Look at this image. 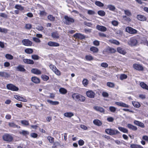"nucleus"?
Returning <instances> with one entry per match:
<instances>
[{
    "mask_svg": "<svg viewBox=\"0 0 148 148\" xmlns=\"http://www.w3.org/2000/svg\"><path fill=\"white\" fill-rule=\"evenodd\" d=\"M72 98L73 99L78 102H84L86 100L85 97L76 93H73V94Z\"/></svg>",
    "mask_w": 148,
    "mask_h": 148,
    "instance_id": "f257e3e1",
    "label": "nucleus"
},
{
    "mask_svg": "<svg viewBox=\"0 0 148 148\" xmlns=\"http://www.w3.org/2000/svg\"><path fill=\"white\" fill-rule=\"evenodd\" d=\"M64 23L68 25H70L71 23L74 22V20L72 18L65 16L64 17Z\"/></svg>",
    "mask_w": 148,
    "mask_h": 148,
    "instance_id": "f03ea898",
    "label": "nucleus"
},
{
    "mask_svg": "<svg viewBox=\"0 0 148 148\" xmlns=\"http://www.w3.org/2000/svg\"><path fill=\"white\" fill-rule=\"evenodd\" d=\"M105 132L110 135H116L120 133L117 130L110 129H106Z\"/></svg>",
    "mask_w": 148,
    "mask_h": 148,
    "instance_id": "7ed1b4c3",
    "label": "nucleus"
},
{
    "mask_svg": "<svg viewBox=\"0 0 148 148\" xmlns=\"http://www.w3.org/2000/svg\"><path fill=\"white\" fill-rule=\"evenodd\" d=\"M128 44L131 46H136L138 44V41L136 38H132L128 42Z\"/></svg>",
    "mask_w": 148,
    "mask_h": 148,
    "instance_id": "20e7f679",
    "label": "nucleus"
},
{
    "mask_svg": "<svg viewBox=\"0 0 148 148\" xmlns=\"http://www.w3.org/2000/svg\"><path fill=\"white\" fill-rule=\"evenodd\" d=\"M3 138L4 140L7 142H11L13 140V138L12 136L8 134L4 135L3 136Z\"/></svg>",
    "mask_w": 148,
    "mask_h": 148,
    "instance_id": "39448f33",
    "label": "nucleus"
},
{
    "mask_svg": "<svg viewBox=\"0 0 148 148\" xmlns=\"http://www.w3.org/2000/svg\"><path fill=\"white\" fill-rule=\"evenodd\" d=\"M125 31L131 34H135L137 32L136 30L130 27H127L125 28Z\"/></svg>",
    "mask_w": 148,
    "mask_h": 148,
    "instance_id": "423d86ee",
    "label": "nucleus"
},
{
    "mask_svg": "<svg viewBox=\"0 0 148 148\" xmlns=\"http://www.w3.org/2000/svg\"><path fill=\"white\" fill-rule=\"evenodd\" d=\"M49 67L55 73L58 75H60V72L56 68L55 66L54 65L51 64Z\"/></svg>",
    "mask_w": 148,
    "mask_h": 148,
    "instance_id": "0eeeda50",
    "label": "nucleus"
},
{
    "mask_svg": "<svg viewBox=\"0 0 148 148\" xmlns=\"http://www.w3.org/2000/svg\"><path fill=\"white\" fill-rule=\"evenodd\" d=\"M86 94L88 97L91 98H94L95 95V92L91 90L87 91L86 92Z\"/></svg>",
    "mask_w": 148,
    "mask_h": 148,
    "instance_id": "6e6552de",
    "label": "nucleus"
},
{
    "mask_svg": "<svg viewBox=\"0 0 148 148\" xmlns=\"http://www.w3.org/2000/svg\"><path fill=\"white\" fill-rule=\"evenodd\" d=\"M6 87L8 89L13 91H17L18 88L12 84H9L7 85Z\"/></svg>",
    "mask_w": 148,
    "mask_h": 148,
    "instance_id": "1a4fd4ad",
    "label": "nucleus"
},
{
    "mask_svg": "<svg viewBox=\"0 0 148 148\" xmlns=\"http://www.w3.org/2000/svg\"><path fill=\"white\" fill-rule=\"evenodd\" d=\"M23 44L26 46H31L32 44V42L29 39H24L22 41Z\"/></svg>",
    "mask_w": 148,
    "mask_h": 148,
    "instance_id": "9d476101",
    "label": "nucleus"
},
{
    "mask_svg": "<svg viewBox=\"0 0 148 148\" xmlns=\"http://www.w3.org/2000/svg\"><path fill=\"white\" fill-rule=\"evenodd\" d=\"M73 37L76 39H83L85 38V36L79 33H77L73 35Z\"/></svg>",
    "mask_w": 148,
    "mask_h": 148,
    "instance_id": "9b49d317",
    "label": "nucleus"
},
{
    "mask_svg": "<svg viewBox=\"0 0 148 148\" xmlns=\"http://www.w3.org/2000/svg\"><path fill=\"white\" fill-rule=\"evenodd\" d=\"M96 29L97 30L102 32H105L107 30V28L105 26L99 25H97Z\"/></svg>",
    "mask_w": 148,
    "mask_h": 148,
    "instance_id": "f8f14e48",
    "label": "nucleus"
},
{
    "mask_svg": "<svg viewBox=\"0 0 148 148\" xmlns=\"http://www.w3.org/2000/svg\"><path fill=\"white\" fill-rule=\"evenodd\" d=\"M133 67L134 69L136 70L142 71L143 69L142 66L140 64H134L133 65Z\"/></svg>",
    "mask_w": 148,
    "mask_h": 148,
    "instance_id": "ddd939ff",
    "label": "nucleus"
},
{
    "mask_svg": "<svg viewBox=\"0 0 148 148\" xmlns=\"http://www.w3.org/2000/svg\"><path fill=\"white\" fill-rule=\"evenodd\" d=\"M16 71L21 72H25V69L24 68V66L22 65H19L16 67Z\"/></svg>",
    "mask_w": 148,
    "mask_h": 148,
    "instance_id": "4468645a",
    "label": "nucleus"
},
{
    "mask_svg": "<svg viewBox=\"0 0 148 148\" xmlns=\"http://www.w3.org/2000/svg\"><path fill=\"white\" fill-rule=\"evenodd\" d=\"M115 104H116V105L119 106H121L122 107H125V108H129V106L126 104L123 103L122 102H115Z\"/></svg>",
    "mask_w": 148,
    "mask_h": 148,
    "instance_id": "2eb2a0df",
    "label": "nucleus"
},
{
    "mask_svg": "<svg viewBox=\"0 0 148 148\" xmlns=\"http://www.w3.org/2000/svg\"><path fill=\"white\" fill-rule=\"evenodd\" d=\"M93 108L97 111L99 112H104V110L103 108L99 106H95Z\"/></svg>",
    "mask_w": 148,
    "mask_h": 148,
    "instance_id": "dca6fc26",
    "label": "nucleus"
},
{
    "mask_svg": "<svg viewBox=\"0 0 148 148\" xmlns=\"http://www.w3.org/2000/svg\"><path fill=\"white\" fill-rule=\"evenodd\" d=\"M137 18L138 20L141 21H145L147 19V18L145 16L141 15H137Z\"/></svg>",
    "mask_w": 148,
    "mask_h": 148,
    "instance_id": "f3484780",
    "label": "nucleus"
},
{
    "mask_svg": "<svg viewBox=\"0 0 148 148\" xmlns=\"http://www.w3.org/2000/svg\"><path fill=\"white\" fill-rule=\"evenodd\" d=\"M48 45L50 47H58L59 46V44L56 42L52 41H49L48 43Z\"/></svg>",
    "mask_w": 148,
    "mask_h": 148,
    "instance_id": "a211bd4d",
    "label": "nucleus"
},
{
    "mask_svg": "<svg viewBox=\"0 0 148 148\" xmlns=\"http://www.w3.org/2000/svg\"><path fill=\"white\" fill-rule=\"evenodd\" d=\"M117 51L121 54L125 55L126 53V51L125 49L121 47H118L117 49Z\"/></svg>",
    "mask_w": 148,
    "mask_h": 148,
    "instance_id": "6ab92c4d",
    "label": "nucleus"
},
{
    "mask_svg": "<svg viewBox=\"0 0 148 148\" xmlns=\"http://www.w3.org/2000/svg\"><path fill=\"white\" fill-rule=\"evenodd\" d=\"M134 123L136 125L139 126L141 127L144 128L145 127L144 124L138 121L135 120L134 121Z\"/></svg>",
    "mask_w": 148,
    "mask_h": 148,
    "instance_id": "aec40b11",
    "label": "nucleus"
},
{
    "mask_svg": "<svg viewBox=\"0 0 148 148\" xmlns=\"http://www.w3.org/2000/svg\"><path fill=\"white\" fill-rule=\"evenodd\" d=\"M31 72L32 73L36 75H40L41 73V71L36 69H33L31 70Z\"/></svg>",
    "mask_w": 148,
    "mask_h": 148,
    "instance_id": "412c9836",
    "label": "nucleus"
},
{
    "mask_svg": "<svg viewBox=\"0 0 148 148\" xmlns=\"http://www.w3.org/2000/svg\"><path fill=\"white\" fill-rule=\"evenodd\" d=\"M23 61L24 63L26 64H33L34 63V62L33 60L27 59H23Z\"/></svg>",
    "mask_w": 148,
    "mask_h": 148,
    "instance_id": "4be33fe9",
    "label": "nucleus"
},
{
    "mask_svg": "<svg viewBox=\"0 0 148 148\" xmlns=\"http://www.w3.org/2000/svg\"><path fill=\"white\" fill-rule=\"evenodd\" d=\"M31 80L36 84H38L40 82L39 79L36 77H32L31 78Z\"/></svg>",
    "mask_w": 148,
    "mask_h": 148,
    "instance_id": "5701e85b",
    "label": "nucleus"
},
{
    "mask_svg": "<svg viewBox=\"0 0 148 148\" xmlns=\"http://www.w3.org/2000/svg\"><path fill=\"white\" fill-rule=\"evenodd\" d=\"M8 125L10 127L13 128H19L20 127L18 125H17L13 122H9L8 123Z\"/></svg>",
    "mask_w": 148,
    "mask_h": 148,
    "instance_id": "b1692460",
    "label": "nucleus"
},
{
    "mask_svg": "<svg viewBox=\"0 0 148 148\" xmlns=\"http://www.w3.org/2000/svg\"><path fill=\"white\" fill-rule=\"evenodd\" d=\"M0 76L5 78H8L10 75L8 73L5 72H0Z\"/></svg>",
    "mask_w": 148,
    "mask_h": 148,
    "instance_id": "393cba45",
    "label": "nucleus"
},
{
    "mask_svg": "<svg viewBox=\"0 0 148 148\" xmlns=\"http://www.w3.org/2000/svg\"><path fill=\"white\" fill-rule=\"evenodd\" d=\"M74 115V114L72 112H66L64 114V116L68 118H71Z\"/></svg>",
    "mask_w": 148,
    "mask_h": 148,
    "instance_id": "a878e982",
    "label": "nucleus"
},
{
    "mask_svg": "<svg viewBox=\"0 0 148 148\" xmlns=\"http://www.w3.org/2000/svg\"><path fill=\"white\" fill-rule=\"evenodd\" d=\"M127 127L130 129L134 130H136L137 129V127L131 124H128L127 125Z\"/></svg>",
    "mask_w": 148,
    "mask_h": 148,
    "instance_id": "bb28decb",
    "label": "nucleus"
},
{
    "mask_svg": "<svg viewBox=\"0 0 148 148\" xmlns=\"http://www.w3.org/2000/svg\"><path fill=\"white\" fill-rule=\"evenodd\" d=\"M52 37L54 39H58L59 38V36L58 33L56 32H53L51 33Z\"/></svg>",
    "mask_w": 148,
    "mask_h": 148,
    "instance_id": "cd10ccee",
    "label": "nucleus"
},
{
    "mask_svg": "<svg viewBox=\"0 0 148 148\" xmlns=\"http://www.w3.org/2000/svg\"><path fill=\"white\" fill-rule=\"evenodd\" d=\"M131 148H143L141 145L135 144H132L130 145Z\"/></svg>",
    "mask_w": 148,
    "mask_h": 148,
    "instance_id": "c85d7f7f",
    "label": "nucleus"
},
{
    "mask_svg": "<svg viewBox=\"0 0 148 148\" xmlns=\"http://www.w3.org/2000/svg\"><path fill=\"white\" fill-rule=\"evenodd\" d=\"M90 50L94 53H97L99 51L98 48L95 47H91L90 48Z\"/></svg>",
    "mask_w": 148,
    "mask_h": 148,
    "instance_id": "c756f323",
    "label": "nucleus"
},
{
    "mask_svg": "<svg viewBox=\"0 0 148 148\" xmlns=\"http://www.w3.org/2000/svg\"><path fill=\"white\" fill-rule=\"evenodd\" d=\"M47 101L50 103V104L52 105H57L59 103V102L57 101H53L51 100L48 99L47 100Z\"/></svg>",
    "mask_w": 148,
    "mask_h": 148,
    "instance_id": "7c9ffc66",
    "label": "nucleus"
},
{
    "mask_svg": "<svg viewBox=\"0 0 148 148\" xmlns=\"http://www.w3.org/2000/svg\"><path fill=\"white\" fill-rule=\"evenodd\" d=\"M109 9L112 11H114L116 9L115 7L112 5H107V8Z\"/></svg>",
    "mask_w": 148,
    "mask_h": 148,
    "instance_id": "2f4dec72",
    "label": "nucleus"
},
{
    "mask_svg": "<svg viewBox=\"0 0 148 148\" xmlns=\"http://www.w3.org/2000/svg\"><path fill=\"white\" fill-rule=\"evenodd\" d=\"M140 85L143 89L148 90V86L144 83L143 82H141Z\"/></svg>",
    "mask_w": 148,
    "mask_h": 148,
    "instance_id": "473e14b6",
    "label": "nucleus"
},
{
    "mask_svg": "<svg viewBox=\"0 0 148 148\" xmlns=\"http://www.w3.org/2000/svg\"><path fill=\"white\" fill-rule=\"evenodd\" d=\"M93 123L98 126H100L102 125L101 121L98 119L94 120L93 121Z\"/></svg>",
    "mask_w": 148,
    "mask_h": 148,
    "instance_id": "72a5a7b5",
    "label": "nucleus"
},
{
    "mask_svg": "<svg viewBox=\"0 0 148 148\" xmlns=\"http://www.w3.org/2000/svg\"><path fill=\"white\" fill-rule=\"evenodd\" d=\"M19 133L20 134L24 136H26L29 134V132L28 131L24 130H22L19 132Z\"/></svg>",
    "mask_w": 148,
    "mask_h": 148,
    "instance_id": "f704fd0d",
    "label": "nucleus"
},
{
    "mask_svg": "<svg viewBox=\"0 0 148 148\" xmlns=\"http://www.w3.org/2000/svg\"><path fill=\"white\" fill-rule=\"evenodd\" d=\"M109 42L111 43L118 45L120 44L119 42L116 40L114 39H111L109 40Z\"/></svg>",
    "mask_w": 148,
    "mask_h": 148,
    "instance_id": "c9c22d12",
    "label": "nucleus"
},
{
    "mask_svg": "<svg viewBox=\"0 0 148 148\" xmlns=\"http://www.w3.org/2000/svg\"><path fill=\"white\" fill-rule=\"evenodd\" d=\"M59 91L60 93L62 94H65L67 92V91L66 89L62 88H60Z\"/></svg>",
    "mask_w": 148,
    "mask_h": 148,
    "instance_id": "e433bc0d",
    "label": "nucleus"
},
{
    "mask_svg": "<svg viewBox=\"0 0 148 148\" xmlns=\"http://www.w3.org/2000/svg\"><path fill=\"white\" fill-rule=\"evenodd\" d=\"M125 14L128 16H132V14L131 12L129 10H124Z\"/></svg>",
    "mask_w": 148,
    "mask_h": 148,
    "instance_id": "4c0bfd02",
    "label": "nucleus"
},
{
    "mask_svg": "<svg viewBox=\"0 0 148 148\" xmlns=\"http://www.w3.org/2000/svg\"><path fill=\"white\" fill-rule=\"evenodd\" d=\"M118 129L119 130L124 133H127L128 132L127 129L123 127H119Z\"/></svg>",
    "mask_w": 148,
    "mask_h": 148,
    "instance_id": "58836bf2",
    "label": "nucleus"
},
{
    "mask_svg": "<svg viewBox=\"0 0 148 148\" xmlns=\"http://www.w3.org/2000/svg\"><path fill=\"white\" fill-rule=\"evenodd\" d=\"M107 51L109 53H115L116 51V50L113 48L108 47L107 49Z\"/></svg>",
    "mask_w": 148,
    "mask_h": 148,
    "instance_id": "ea45409f",
    "label": "nucleus"
},
{
    "mask_svg": "<svg viewBox=\"0 0 148 148\" xmlns=\"http://www.w3.org/2000/svg\"><path fill=\"white\" fill-rule=\"evenodd\" d=\"M95 4L99 7H102L104 6V4L100 1H97L95 2Z\"/></svg>",
    "mask_w": 148,
    "mask_h": 148,
    "instance_id": "a19ab883",
    "label": "nucleus"
},
{
    "mask_svg": "<svg viewBox=\"0 0 148 148\" xmlns=\"http://www.w3.org/2000/svg\"><path fill=\"white\" fill-rule=\"evenodd\" d=\"M132 103L133 106L136 108H139L140 106L139 103L138 102L132 101Z\"/></svg>",
    "mask_w": 148,
    "mask_h": 148,
    "instance_id": "79ce46f5",
    "label": "nucleus"
},
{
    "mask_svg": "<svg viewBox=\"0 0 148 148\" xmlns=\"http://www.w3.org/2000/svg\"><path fill=\"white\" fill-rule=\"evenodd\" d=\"M129 16H127L126 15H124L123 16V19L127 21L128 22H130L131 21V18L129 17Z\"/></svg>",
    "mask_w": 148,
    "mask_h": 148,
    "instance_id": "37998d69",
    "label": "nucleus"
},
{
    "mask_svg": "<svg viewBox=\"0 0 148 148\" xmlns=\"http://www.w3.org/2000/svg\"><path fill=\"white\" fill-rule=\"evenodd\" d=\"M41 77L44 81H47L49 79V77L48 76L45 75H42L41 76Z\"/></svg>",
    "mask_w": 148,
    "mask_h": 148,
    "instance_id": "c03bdc74",
    "label": "nucleus"
},
{
    "mask_svg": "<svg viewBox=\"0 0 148 148\" xmlns=\"http://www.w3.org/2000/svg\"><path fill=\"white\" fill-rule=\"evenodd\" d=\"M25 52L28 54H30L32 53L33 52V49H32L27 48L25 50Z\"/></svg>",
    "mask_w": 148,
    "mask_h": 148,
    "instance_id": "a18cd8bd",
    "label": "nucleus"
},
{
    "mask_svg": "<svg viewBox=\"0 0 148 148\" xmlns=\"http://www.w3.org/2000/svg\"><path fill=\"white\" fill-rule=\"evenodd\" d=\"M15 8L21 10H22L24 9L23 7L20 5H16L15 6Z\"/></svg>",
    "mask_w": 148,
    "mask_h": 148,
    "instance_id": "49530a36",
    "label": "nucleus"
},
{
    "mask_svg": "<svg viewBox=\"0 0 148 148\" xmlns=\"http://www.w3.org/2000/svg\"><path fill=\"white\" fill-rule=\"evenodd\" d=\"M98 14L101 16H104L106 14L105 12L103 10H99L98 12Z\"/></svg>",
    "mask_w": 148,
    "mask_h": 148,
    "instance_id": "de8ad7c7",
    "label": "nucleus"
},
{
    "mask_svg": "<svg viewBox=\"0 0 148 148\" xmlns=\"http://www.w3.org/2000/svg\"><path fill=\"white\" fill-rule=\"evenodd\" d=\"M86 59L87 60L90 61L93 60V58L92 56L90 55H86L85 56Z\"/></svg>",
    "mask_w": 148,
    "mask_h": 148,
    "instance_id": "09e8293b",
    "label": "nucleus"
},
{
    "mask_svg": "<svg viewBox=\"0 0 148 148\" xmlns=\"http://www.w3.org/2000/svg\"><path fill=\"white\" fill-rule=\"evenodd\" d=\"M127 77V76L125 74H122L120 76V79L121 80H123L126 79Z\"/></svg>",
    "mask_w": 148,
    "mask_h": 148,
    "instance_id": "8fccbe9b",
    "label": "nucleus"
},
{
    "mask_svg": "<svg viewBox=\"0 0 148 148\" xmlns=\"http://www.w3.org/2000/svg\"><path fill=\"white\" fill-rule=\"evenodd\" d=\"M5 57L7 59L10 60L13 59V56L10 54H6L5 55Z\"/></svg>",
    "mask_w": 148,
    "mask_h": 148,
    "instance_id": "3c124183",
    "label": "nucleus"
},
{
    "mask_svg": "<svg viewBox=\"0 0 148 148\" xmlns=\"http://www.w3.org/2000/svg\"><path fill=\"white\" fill-rule=\"evenodd\" d=\"M107 85L110 87L113 88L115 84L114 83L111 82H108Z\"/></svg>",
    "mask_w": 148,
    "mask_h": 148,
    "instance_id": "603ef678",
    "label": "nucleus"
},
{
    "mask_svg": "<svg viewBox=\"0 0 148 148\" xmlns=\"http://www.w3.org/2000/svg\"><path fill=\"white\" fill-rule=\"evenodd\" d=\"M83 84L84 86H86L87 85L88 83V80L86 79H84L82 81Z\"/></svg>",
    "mask_w": 148,
    "mask_h": 148,
    "instance_id": "864d4df0",
    "label": "nucleus"
},
{
    "mask_svg": "<svg viewBox=\"0 0 148 148\" xmlns=\"http://www.w3.org/2000/svg\"><path fill=\"white\" fill-rule=\"evenodd\" d=\"M47 18L49 20L51 21H54L55 20V17H53L52 15H49L47 17Z\"/></svg>",
    "mask_w": 148,
    "mask_h": 148,
    "instance_id": "5fc2aeb1",
    "label": "nucleus"
},
{
    "mask_svg": "<svg viewBox=\"0 0 148 148\" xmlns=\"http://www.w3.org/2000/svg\"><path fill=\"white\" fill-rule=\"evenodd\" d=\"M21 123L24 125H29L28 121L26 120H22L21 121Z\"/></svg>",
    "mask_w": 148,
    "mask_h": 148,
    "instance_id": "6e6d98bb",
    "label": "nucleus"
},
{
    "mask_svg": "<svg viewBox=\"0 0 148 148\" xmlns=\"http://www.w3.org/2000/svg\"><path fill=\"white\" fill-rule=\"evenodd\" d=\"M109 110L111 112H114L116 111V108L114 107L110 106L109 107Z\"/></svg>",
    "mask_w": 148,
    "mask_h": 148,
    "instance_id": "4d7b16f0",
    "label": "nucleus"
},
{
    "mask_svg": "<svg viewBox=\"0 0 148 148\" xmlns=\"http://www.w3.org/2000/svg\"><path fill=\"white\" fill-rule=\"evenodd\" d=\"M46 13L44 11H40L39 14L41 16H45L46 15Z\"/></svg>",
    "mask_w": 148,
    "mask_h": 148,
    "instance_id": "13d9d810",
    "label": "nucleus"
},
{
    "mask_svg": "<svg viewBox=\"0 0 148 148\" xmlns=\"http://www.w3.org/2000/svg\"><path fill=\"white\" fill-rule=\"evenodd\" d=\"M32 58L35 60H37L39 59V57L37 55H33L32 56Z\"/></svg>",
    "mask_w": 148,
    "mask_h": 148,
    "instance_id": "bf43d9fd",
    "label": "nucleus"
},
{
    "mask_svg": "<svg viewBox=\"0 0 148 148\" xmlns=\"http://www.w3.org/2000/svg\"><path fill=\"white\" fill-rule=\"evenodd\" d=\"M36 28L38 30L40 31H42L44 29L43 27L42 26L40 25L37 26Z\"/></svg>",
    "mask_w": 148,
    "mask_h": 148,
    "instance_id": "052dcab7",
    "label": "nucleus"
},
{
    "mask_svg": "<svg viewBox=\"0 0 148 148\" xmlns=\"http://www.w3.org/2000/svg\"><path fill=\"white\" fill-rule=\"evenodd\" d=\"M32 25L30 24H27L25 26V28L27 29H30L32 28Z\"/></svg>",
    "mask_w": 148,
    "mask_h": 148,
    "instance_id": "680f3d73",
    "label": "nucleus"
},
{
    "mask_svg": "<svg viewBox=\"0 0 148 148\" xmlns=\"http://www.w3.org/2000/svg\"><path fill=\"white\" fill-rule=\"evenodd\" d=\"M47 139L49 140L50 143H52L54 141V138L50 136H48L47 137Z\"/></svg>",
    "mask_w": 148,
    "mask_h": 148,
    "instance_id": "e2e57ef3",
    "label": "nucleus"
},
{
    "mask_svg": "<svg viewBox=\"0 0 148 148\" xmlns=\"http://www.w3.org/2000/svg\"><path fill=\"white\" fill-rule=\"evenodd\" d=\"M101 66L103 67L106 68L108 66V64L105 62H103L101 63Z\"/></svg>",
    "mask_w": 148,
    "mask_h": 148,
    "instance_id": "0e129e2a",
    "label": "nucleus"
},
{
    "mask_svg": "<svg viewBox=\"0 0 148 148\" xmlns=\"http://www.w3.org/2000/svg\"><path fill=\"white\" fill-rule=\"evenodd\" d=\"M84 142L82 140H80L78 141V144L80 146H82L84 144Z\"/></svg>",
    "mask_w": 148,
    "mask_h": 148,
    "instance_id": "69168bd1",
    "label": "nucleus"
},
{
    "mask_svg": "<svg viewBox=\"0 0 148 148\" xmlns=\"http://www.w3.org/2000/svg\"><path fill=\"white\" fill-rule=\"evenodd\" d=\"M102 94L103 96L104 97H107L109 96L108 93L106 92H103Z\"/></svg>",
    "mask_w": 148,
    "mask_h": 148,
    "instance_id": "338daca9",
    "label": "nucleus"
},
{
    "mask_svg": "<svg viewBox=\"0 0 148 148\" xmlns=\"http://www.w3.org/2000/svg\"><path fill=\"white\" fill-rule=\"evenodd\" d=\"M93 43L96 46H98L99 45V41L97 40L94 41H93Z\"/></svg>",
    "mask_w": 148,
    "mask_h": 148,
    "instance_id": "774afa93",
    "label": "nucleus"
}]
</instances>
